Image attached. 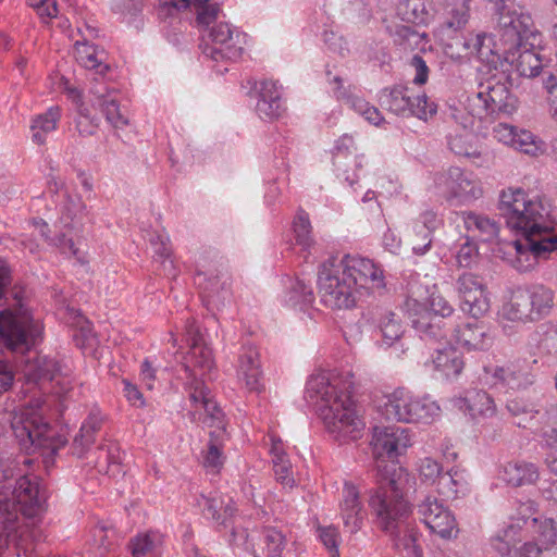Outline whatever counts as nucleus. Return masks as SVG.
Returning a JSON list of instances; mask_svg holds the SVG:
<instances>
[{"label": "nucleus", "mask_w": 557, "mask_h": 557, "mask_svg": "<svg viewBox=\"0 0 557 557\" xmlns=\"http://www.w3.org/2000/svg\"><path fill=\"white\" fill-rule=\"evenodd\" d=\"M512 147L529 156H537L542 151V143L529 131H517Z\"/></svg>", "instance_id": "52"}, {"label": "nucleus", "mask_w": 557, "mask_h": 557, "mask_svg": "<svg viewBox=\"0 0 557 557\" xmlns=\"http://www.w3.org/2000/svg\"><path fill=\"white\" fill-rule=\"evenodd\" d=\"M394 36L396 37V41L405 44L409 48L419 46V44L424 39V35L419 34L411 26L405 24L395 26Z\"/></svg>", "instance_id": "57"}, {"label": "nucleus", "mask_w": 557, "mask_h": 557, "mask_svg": "<svg viewBox=\"0 0 557 557\" xmlns=\"http://www.w3.org/2000/svg\"><path fill=\"white\" fill-rule=\"evenodd\" d=\"M472 55H475L487 67H493L495 71H497L498 65H505L504 55L502 57L498 52L494 51L493 38L486 34L474 35Z\"/></svg>", "instance_id": "36"}, {"label": "nucleus", "mask_w": 557, "mask_h": 557, "mask_svg": "<svg viewBox=\"0 0 557 557\" xmlns=\"http://www.w3.org/2000/svg\"><path fill=\"white\" fill-rule=\"evenodd\" d=\"M460 409L466 410L474 420L488 419L497 413L493 397L485 391L468 392L458 403Z\"/></svg>", "instance_id": "29"}, {"label": "nucleus", "mask_w": 557, "mask_h": 557, "mask_svg": "<svg viewBox=\"0 0 557 557\" xmlns=\"http://www.w3.org/2000/svg\"><path fill=\"white\" fill-rule=\"evenodd\" d=\"M450 33L449 37H445V50L451 59H462L472 55V42L474 35L465 36L462 34Z\"/></svg>", "instance_id": "47"}, {"label": "nucleus", "mask_w": 557, "mask_h": 557, "mask_svg": "<svg viewBox=\"0 0 557 557\" xmlns=\"http://www.w3.org/2000/svg\"><path fill=\"white\" fill-rule=\"evenodd\" d=\"M381 104L398 115H413L420 120H428L436 112L434 103H429L425 95L412 97L409 89L404 86L385 88L380 96Z\"/></svg>", "instance_id": "16"}, {"label": "nucleus", "mask_w": 557, "mask_h": 557, "mask_svg": "<svg viewBox=\"0 0 557 557\" xmlns=\"http://www.w3.org/2000/svg\"><path fill=\"white\" fill-rule=\"evenodd\" d=\"M500 317L511 322L536 321L525 289L513 292L500 309Z\"/></svg>", "instance_id": "31"}, {"label": "nucleus", "mask_w": 557, "mask_h": 557, "mask_svg": "<svg viewBox=\"0 0 557 557\" xmlns=\"http://www.w3.org/2000/svg\"><path fill=\"white\" fill-rule=\"evenodd\" d=\"M498 13L499 41H505L510 48L531 33L533 20L529 13L517 10L515 0H490Z\"/></svg>", "instance_id": "14"}, {"label": "nucleus", "mask_w": 557, "mask_h": 557, "mask_svg": "<svg viewBox=\"0 0 557 557\" xmlns=\"http://www.w3.org/2000/svg\"><path fill=\"white\" fill-rule=\"evenodd\" d=\"M330 83L334 85L333 92L338 99H345L346 102L359 114L363 115L370 104L360 97L354 96L349 89L344 88L343 79L339 76H334L330 79Z\"/></svg>", "instance_id": "50"}, {"label": "nucleus", "mask_w": 557, "mask_h": 557, "mask_svg": "<svg viewBox=\"0 0 557 557\" xmlns=\"http://www.w3.org/2000/svg\"><path fill=\"white\" fill-rule=\"evenodd\" d=\"M482 380L492 387L521 389L534 383V375L530 371V362L518 360L502 367L484 368Z\"/></svg>", "instance_id": "17"}, {"label": "nucleus", "mask_w": 557, "mask_h": 557, "mask_svg": "<svg viewBox=\"0 0 557 557\" xmlns=\"http://www.w3.org/2000/svg\"><path fill=\"white\" fill-rule=\"evenodd\" d=\"M12 431L22 448H46L52 454L66 444V438L57 435L45 421L39 400L29 403L12 413Z\"/></svg>", "instance_id": "5"}, {"label": "nucleus", "mask_w": 557, "mask_h": 557, "mask_svg": "<svg viewBox=\"0 0 557 557\" xmlns=\"http://www.w3.org/2000/svg\"><path fill=\"white\" fill-rule=\"evenodd\" d=\"M188 334L190 335L193 341L185 363V370L188 373L187 385L189 389V396L194 391L193 385L196 382H199L209 392V396L212 398L209 388L205 385V383L197 377L198 374L203 375L210 372L211 369L213 368L212 351L208 346H206L202 343L198 329H196L194 325H190Z\"/></svg>", "instance_id": "21"}, {"label": "nucleus", "mask_w": 557, "mask_h": 557, "mask_svg": "<svg viewBox=\"0 0 557 557\" xmlns=\"http://www.w3.org/2000/svg\"><path fill=\"white\" fill-rule=\"evenodd\" d=\"M60 117V108L57 106L50 107L45 113L37 115L30 125L33 141L37 145H44L47 134L57 128Z\"/></svg>", "instance_id": "37"}, {"label": "nucleus", "mask_w": 557, "mask_h": 557, "mask_svg": "<svg viewBox=\"0 0 557 557\" xmlns=\"http://www.w3.org/2000/svg\"><path fill=\"white\" fill-rule=\"evenodd\" d=\"M342 261L331 259L322 264L319 271L318 287L322 301L330 308L343 309L352 307L359 299L360 288L354 281Z\"/></svg>", "instance_id": "8"}, {"label": "nucleus", "mask_w": 557, "mask_h": 557, "mask_svg": "<svg viewBox=\"0 0 557 557\" xmlns=\"http://www.w3.org/2000/svg\"><path fill=\"white\" fill-rule=\"evenodd\" d=\"M347 376L320 372L310 376L306 393L314 401L326 430L335 440L356 441L362 436L364 422L350 397L354 382Z\"/></svg>", "instance_id": "3"}, {"label": "nucleus", "mask_w": 557, "mask_h": 557, "mask_svg": "<svg viewBox=\"0 0 557 557\" xmlns=\"http://www.w3.org/2000/svg\"><path fill=\"white\" fill-rule=\"evenodd\" d=\"M294 233L296 244L301 246L305 251H308L314 244L311 237V224L304 211L298 212L294 220Z\"/></svg>", "instance_id": "51"}, {"label": "nucleus", "mask_w": 557, "mask_h": 557, "mask_svg": "<svg viewBox=\"0 0 557 557\" xmlns=\"http://www.w3.org/2000/svg\"><path fill=\"white\" fill-rule=\"evenodd\" d=\"M411 66L416 71L413 83L417 85L425 84L429 76V69L422 57L418 54L413 55V58L411 59Z\"/></svg>", "instance_id": "64"}, {"label": "nucleus", "mask_w": 557, "mask_h": 557, "mask_svg": "<svg viewBox=\"0 0 557 557\" xmlns=\"http://www.w3.org/2000/svg\"><path fill=\"white\" fill-rule=\"evenodd\" d=\"M86 212L87 207L82 197L78 195H69L64 202L60 220L65 227L73 228L82 224Z\"/></svg>", "instance_id": "45"}, {"label": "nucleus", "mask_w": 557, "mask_h": 557, "mask_svg": "<svg viewBox=\"0 0 557 557\" xmlns=\"http://www.w3.org/2000/svg\"><path fill=\"white\" fill-rule=\"evenodd\" d=\"M456 288L461 299L460 308L473 318H480L490 310V296L483 281L470 273L463 272L456 282Z\"/></svg>", "instance_id": "18"}, {"label": "nucleus", "mask_w": 557, "mask_h": 557, "mask_svg": "<svg viewBox=\"0 0 557 557\" xmlns=\"http://www.w3.org/2000/svg\"><path fill=\"white\" fill-rule=\"evenodd\" d=\"M89 92L94 96V106L102 111L112 126L122 128L128 124L127 115L120 108L116 90L108 88L95 78Z\"/></svg>", "instance_id": "22"}, {"label": "nucleus", "mask_w": 557, "mask_h": 557, "mask_svg": "<svg viewBox=\"0 0 557 557\" xmlns=\"http://www.w3.org/2000/svg\"><path fill=\"white\" fill-rule=\"evenodd\" d=\"M283 111L281 92L275 82L264 79L260 83L257 112L261 117L275 119Z\"/></svg>", "instance_id": "32"}, {"label": "nucleus", "mask_w": 557, "mask_h": 557, "mask_svg": "<svg viewBox=\"0 0 557 557\" xmlns=\"http://www.w3.org/2000/svg\"><path fill=\"white\" fill-rule=\"evenodd\" d=\"M474 141L475 136L471 132L463 128L449 136L448 145L450 150L457 156L466 158H479L481 152L479 151Z\"/></svg>", "instance_id": "42"}, {"label": "nucleus", "mask_w": 557, "mask_h": 557, "mask_svg": "<svg viewBox=\"0 0 557 557\" xmlns=\"http://www.w3.org/2000/svg\"><path fill=\"white\" fill-rule=\"evenodd\" d=\"M412 484L413 478L403 467L391 465L380 469L379 487L369 491L368 504L375 525L391 536L395 549L407 557H422L406 497Z\"/></svg>", "instance_id": "2"}, {"label": "nucleus", "mask_w": 557, "mask_h": 557, "mask_svg": "<svg viewBox=\"0 0 557 557\" xmlns=\"http://www.w3.org/2000/svg\"><path fill=\"white\" fill-rule=\"evenodd\" d=\"M237 373L238 379L249 392L261 393L264 389L260 355L256 347L251 345L243 346L238 358Z\"/></svg>", "instance_id": "24"}, {"label": "nucleus", "mask_w": 557, "mask_h": 557, "mask_svg": "<svg viewBox=\"0 0 557 557\" xmlns=\"http://www.w3.org/2000/svg\"><path fill=\"white\" fill-rule=\"evenodd\" d=\"M194 5L197 12V23L209 26L219 15L220 7L218 3H210L207 0H170L160 7V15L166 17L172 14V10H186Z\"/></svg>", "instance_id": "26"}, {"label": "nucleus", "mask_w": 557, "mask_h": 557, "mask_svg": "<svg viewBox=\"0 0 557 557\" xmlns=\"http://www.w3.org/2000/svg\"><path fill=\"white\" fill-rule=\"evenodd\" d=\"M478 257V249L475 245L466 242L456 255L457 264L460 268H470L475 262Z\"/></svg>", "instance_id": "62"}, {"label": "nucleus", "mask_w": 557, "mask_h": 557, "mask_svg": "<svg viewBox=\"0 0 557 557\" xmlns=\"http://www.w3.org/2000/svg\"><path fill=\"white\" fill-rule=\"evenodd\" d=\"M400 13L411 22H423L428 14L424 0H405L400 7Z\"/></svg>", "instance_id": "54"}, {"label": "nucleus", "mask_w": 557, "mask_h": 557, "mask_svg": "<svg viewBox=\"0 0 557 557\" xmlns=\"http://www.w3.org/2000/svg\"><path fill=\"white\" fill-rule=\"evenodd\" d=\"M454 332L457 343L468 350H486L493 344L488 330L478 322L458 325Z\"/></svg>", "instance_id": "27"}, {"label": "nucleus", "mask_w": 557, "mask_h": 557, "mask_svg": "<svg viewBox=\"0 0 557 557\" xmlns=\"http://www.w3.org/2000/svg\"><path fill=\"white\" fill-rule=\"evenodd\" d=\"M537 478L539 473L533 463L509 462L504 468V480L512 486L533 483Z\"/></svg>", "instance_id": "40"}, {"label": "nucleus", "mask_w": 557, "mask_h": 557, "mask_svg": "<svg viewBox=\"0 0 557 557\" xmlns=\"http://www.w3.org/2000/svg\"><path fill=\"white\" fill-rule=\"evenodd\" d=\"M372 450L373 456L377 459L376 462V484L379 485L380 469L383 470L391 463H384V458L394 459L401 451L406 450L411 445V437L408 429L400 426H375L372 435ZM394 465V462H392ZM396 467H398L395 463Z\"/></svg>", "instance_id": "15"}, {"label": "nucleus", "mask_w": 557, "mask_h": 557, "mask_svg": "<svg viewBox=\"0 0 557 557\" xmlns=\"http://www.w3.org/2000/svg\"><path fill=\"white\" fill-rule=\"evenodd\" d=\"M499 209L508 226L520 233V237L509 244L515 252L511 263L518 271L532 270L541 259H547L557 250V222L543 197L522 189H508L500 196Z\"/></svg>", "instance_id": "1"}, {"label": "nucleus", "mask_w": 557, "mask_h": 557, "mask_svg": "<svg viewBox=\"0 0 557 557\" xmlns=\"http://www.w3.org/2000/svg\"><path fill=\"white\" fill-rule=\"evenodd\" d=\"M536 321L548 315L554 307V292L544 285L525 288Z\"/></svg>", "instance_id": "39"}, {"label": "nucleus", "mask_w": 557, "mask_h": 557, "mask_svg": "<svg viewBox=\"0 0 557 557\" xmlns=\"http://www.w3.org/2000/svg\"><path fill=\"white\" fill-rule=\"evenodd\" d=\"M437 484V493L446 498H455L458 492V481L451 471L442 472L435 482Z\"/></svg>", "instance_id": "59"}, {"label": "nucleus", "mask_w": 557, "mask_h": 557, "mask_svg": "<svg viewBox=\"0 0 557 557\" xmlns=\"http://www.w3.org/2000/svg\"><path fill=\"white\" fill-rule=\"evenodd\" d=\"M347 272L360 288L359 298L384 289L383 271L370 259L358 256H346L342 259Z\"/></svg>", "instance_id": "20"}, {"label": "nucleus", "mask_w": 557, "mask_h": 557, "mask_svg": "<svg viewBox=\"0 0 557 557\" xmlns=\"http://www.w3.org/2000/svg\"><path fill=\"white\" fill-rule=\"evenodd\" d=\"M42 20H51L58 14V7L55 0H27Z\"/></svg>", "instance_id": "61"}, {"label": "nucleus", "mask_w": 557, "mask_h": 557, "mask_svg": "<svg viewBox=\"0 0 557 557\" xmlns=\"http://www.w3.org/2000/svg\"><path fill=\"white\" fill-rule=\"evenodd\" d=\"M434 183L448 199L456 200L458 203H471L483 196L480 181L457 166L437 173Z\"/></svg>", "instance_id": "13"}, {"label": "nucleus", "mask_w": 557, "mask_h": 557, "mask_svg": "<svg viewBox=\"0 0 557 557\" xmlns=\"http://www.w3.org/2000/svg\"><path fill=\"white\" fill-rule=\"evenodd\" d=\"M418 471L423 482L434 484L442 474V466L434 459L425 457L419 461Z\"/></svg>", "instance_id": "56"}, {"label": "nucleus", "mask_w": 557, "mask_h": 557, "mask_svg": "<svg viewBox=\"0 0 557 557\" xmlns=\"http://www.w3.org/2000/svg\"><path fill=\"white\" fill-rule=\"evenodd\" d=\"M341 516L344 527L351 534L357 533L362 528L367 517L360 492L356 485L349 482H346L344 485Z\"/></svg>", "instance_id": "23"}, {"label": "nucleus", "mask_w": 557, "mask_h": 557, "mask_svg": "<svg viewBox=\"0 0 557 557\" xmlns=\"http://www.w3.org/2000/svg\"><path fill=\"white\" fill-rule=\"evenodd\" d=\"M86 32L88 34H82L83 40L75 42L76 61L85 69L95 70L97 74L102 76L110 69L109 65L103 63L104 51L88 42V39L94 37L95 29L87 26Z\"/></svg>", "instance_id": "25"}, {"label": "nucleus", "mask_w": 557, "mask_h": 557, "mask_svg": "<svg viewBox=\"0 0 557 557\" xmlns=\"http://www.w3.org/2000/svg\"><path fill=\"white\" fill-rule=\"evenodd\" d=\"M209 41L200 46L202 53L213 61L237 60L242 57L246 35L233 28L228 23H219L208 33Z\"/></svg>", "instance_id": "12"}, {"label": "nucleus", "mask_w": 557, "mask_h": 557, "mask_svg": "<svg viewBox=\"0 0 557 557\" xmlns=\"http://www.w3.org/2000/svg\"><path fill=\"white\" fill-rule=\"evenodd\" d=\"M517 129L508 124L499 123L493 128V136L505 145L512 146Z\"/></svg>", "instance_id": "63"}, {"label": "nucleus", "mask_w": 557, "mask_h": 557, "mask_svg": "<svg viewBox=\"0 0 557 557\" xmlns=\"http://www.w3.org/2000/svg\"><path fill=\"white\" fill-rule=\"evenodd\" d=\"M437 224L436 214L433 212H425L421 219L416 221L408 235L409 244L417 255L425 253L432 244V232Z\"/></svg>", "instance_id": "30"}, {"label": "nucleus", "mask_w": 557, "mask_h": 557, "mask_svg": "<svg viewBox=\"0 0 557 557\" xmlns=\"http://www.w3.org/2000/svg\"><path fill=\"white\" fill-rule=\"evenodd\" d=\"M193 388L190 401L195 406L194 420L201 421L208 428H214L213 431H210V442L203 455L202 465L208 471L218 473L224 463L221 450L222 443L226 436L224 413L213 398L209 396V392L202 384L196 382Z\"/></svg>", "instance_id": "7"}, {"label": "nucleus", "mask_w": 557, "mask_h": 557, "mask_svg": "<svg viewBox=\"0 0 557 557\" xmlns=\"http://www.w3.org/2000/svg\"><path fill=\"white\" fill-rule=\"evenodd\" d=\"M533 541L517 547L519 530L513 524L500 529L491 537L493 549L500 557H539L543 549L556 544L557 530L550 518H532Z\"/></svg>", "instance_id": "6"}, {"label": "nucleus", "mask_w": 557, "mask_h": 557, "mask_svg": "<svg viewBox=\"0 0 557 557\" xmlns=\"http://www.w3.org/2000/svg\"><path fill=\"white\" fill-rule=\"evenodd\" d=\"M535 38L536 34L532 26L531 33L512 48L505 41H500L505 63L512 66L520 76L535 77L541 74V70L544 67L540 55L533 49L528 48V45L531 47L534 45V42H529V40H535Z\"/></svg>", "instance_id": "19"}, {"label": "nucleus", "mask_w": 557, "mask_h": 557, "mask_svg": "<svg viewBox=\"0 0 557 557\" xmlns=\"http://www.w3.org/2000/svg\"><path fill=\"white\" fill-rule=\"evenodd\" d=\"M463 222L469 232L478 233L484 242H491L498 236L499 225L488 216L469 211L463 213Z\"/></svg>", "instance_id": "38"}, {"label": "nucleus", "mask_w": 557, "mask_h": 557, "mask_svg": "<svg viewBox=\"0 0 557 557\" xmlns=\"http://www.w3.org/2000/svg\"><path fill=\"white\" fill-rule=\"evenodd\" d=\"M428 528L442 539L447 540L456 537L459 531L456 519L447 507L435 519H431V525Z\"/></svg>", "instance_id": "49"}, {"label": "nucleus", "mask_w": 557, "mask_h": 557, "mask_svg": "<svg viewBox=\"0 0 557 557\" xmlns=\"http://www.w3.org/2000/svg\"><path fill=\"white\" fill-rule=\"evenodd\" d=\"M162 535L158 532H146L137 535L131 542V549L133 557H146L157 554L162 546Z\"/></svg>", "instance_id": "44"}, {"label": "nucleus", "mask_w": 557, "mask_h": 557, "mask_svg": "<svg viewBox=\"0 0 557 557\" xmlns=\"http://www.w3.org/2000/svg\"><path fill=\"white\" fill-rule=\"evenodd\" d=\"M434 369L448 380L457 379L465 369L463 355L454 346L436 349L432 356Z\"/></svg>", "instance_id": "28"}, {"label": "nucleus", "mask_w": 557, "mask_h": 557, "mask_svg": "<svg viewBox=\"0 0 557 557\" xmlns=\"http://www.w3.org/2000/svg\"><path fill=\"white\" fill-rule=\"evenodd\" d=\"M319 537L329 550L331 557H339L338 543L341 536L335 527L319 528Z\"/></svg>", "instance_id": "58"}, {"label": "nucleus", "mask_w": 557, "mask_h": 557, "mask_svg": "<svg viewBox=\"0 0 557 557\" xmlns=\"http://www.w3.org/2000/svg\"><path fill=\"white\" fill-rule=\"evenodd\" d=\"M383 408L387 420L405 423L429 422L440 410L433 401L418 398L405 388L388 394Z\"/></svg>", "instance_id": "9"}, {"label": "nucleus", "mask_w": 557, "mask_h": 557, "mask_svg": "<svg viewBox=\"0 0 557 557\" xmlns=\"http://www.w3.org/2000/svg\"><path fill=\"white\" fill-rule=\"evenodd\" d=\"M446 507L436 497L426 496L419 505L418 512L426 527L431 525V519H435Z\"/></svg>", "instance_id": "53"}, {"label": "nucleus", "mask_w": 557, "mask_h": 557, "mask_svg": "<svg viewBox=\"0 0 557 557\" xmlns=\"http://www.w3.org/2000/svg\"><path fill=\"white\" fill-rule=\"evenodd\" d=\"M380 330L383 342L391 346L399 341L404 334V326L399 317L394 312H386L380 320Z\"/></svg>", "instance_id": "48"}, {"label": "nucleus", "mask_w": 557, "mask_h": 557, "mask_svg": "<svg viewBox=\"0 0 557 557\" xmlns=\"http://www.w3.org/2000/svg\"><path fill=\"white\" fill-rule=\"evenodd\" d=\"M544 444L548 447H557V407L541 414L539 425L534 428Z\"/></svg>", "instance_id": "46"}, {"label": "nucleus", "mask_w": 557, "mask_h": 557, "mask_svg": "<svg viewBox=\"0 0 557 557\" xmlns=\"http://www.w3.org/2000/svg\"><path fill=\"white\" fill-rule=\"evenodd\" d=\"M268 555L270 557H282V552L285 547L286 540L281 531L274 528L265 529L264 534Z\"/></svg>", "instance_id": "55"}, {"label": "nucleus", "mask_w": 557, "mask_h": 557, "mask_svg": "<svg viewBox=\"0 0 557 557\" xmlns=\"http://www.w3.org/2000/svg\"><path fill=\"white\" fill-rule=\"evenodd\" d=\"M290 462L288 459H274L273 470L276 481L283 486L293 488L295 485V479L290 473Z\"/></svg>", "instance_id": "60"}, {"label": "nucleus", "mask_w": 557, "mask_h": 557, "mask_svg": "<svg viewBox=\"0 0 557 557\" xmlns=\"http://www.w3.org/2000/svg\"><path fill=\"white\" fill-rule=\"evenodd\" d=\"M537 357L533 358L530 363L533 366L541 364L544 368H550L555 364L557 357V333H546L536 345Z\"/></svg>", "instance_id": "43"}, {"label": "nucleus", "mask_w": 557, "mask_h": 557, "mask_svg": "<svg viewBox=\"0 0 557 557\" xmlns=\"http://www.w3.org/2000/svg\"><path fill=\"white\" fill-rule=\"evenodd\" d=\"M506 71L497 70L478 85L475 99L486 114H511L517 108V99L510 91V81Z\"/></svg>", "instance_id": "11"}, {"label": "nucleus", "mask_w": 557, "mask_h": 557, "mask_svg": "<svg viewBox=\"0 0 557 557\" xmlns=\"http://www.w3.org/2000/svg\"><path fill=\"white\" fill-rule=\"evenodd\" d=\"M150 245L153 249V259L159 262L162 271L168 276H175V267L171 259L170 239L165 235L156 234L150 239Z\"/></svg>", "instance_id": "41"}, {"label": "nucleus", "mask_w": 557, "mask_h": 557, "mask_svg": "<svg viewBox=\"0 0 557 557\" xmlns=\"http://www.w3.org/2000/svg\"><path fill=\"white\" fill-rule=\"evenodd\" d=\"M416 312L410 315L414 330L426 341L441 342L447 336V321L454 313L453 306L440 294H432L430 308L414 301Z\"/></svg>", "instance_id": "10"}, {"label": "nucleus", "mask_w": 557, "mask_h": 557, "mask_svg": "<svg viewBox=\"0 0 557 557\" xmlns=\"http://www.w3.org/2000/svg\"><path fill=\"white\" fill-rule=\"evenodd\" d=\"M102 417L99 412H90L87 420L82 424L79 432L75 435L72 444V453L83 457L86 450L94 444L95 434L100 430Z\"/></svg>", "instance_id": "35"}, {"label": "nucleus", "mask_w": 557, "mask_h": 557, "mask_svg": "<svg viewBox=\"0 0 557 557\" xmlns=\"http://www.w3.org/2000/svg\"><path fill=\"white\" fill-rule=\"evenodd\" d=\"M471 0H446L445 21L441 28L443 36L460 32L470 18Z\"/></svg>", "instance_id": "33"}, {"label": "nucleus", "mask_w": 557, "mask_h": 557, "mask_svg": "<svg viewBox=\"0 0 557 557\" xmlns=\"http://www.w3.org/2000/svg\"><path fill=\"white\" fill-rule=\"evenodd\" d=\"M0 338L8 350L21 355V370L27 382L52 381L60 373L59 362L49 356L24 357L41 342L42 325L20 300L0 311Z\"/></svg>", "instance_id": "4"}, {"label": "nucleus", "mask_w": 557, "mask_h": 557, "mask_svg": "<svg viewBox=\"0 0 557 557\" xmlns=\"http://www.w3.org/2000/svg\"><path fill=\"white\" fill-rule=\"evenodd\" d=\"M506 409L513 418L515 424L523 429H534L542 414L533 401L522 397L508 400Z\"/></svg>", "instance_id": "34"}]
</instances>
